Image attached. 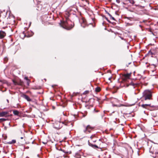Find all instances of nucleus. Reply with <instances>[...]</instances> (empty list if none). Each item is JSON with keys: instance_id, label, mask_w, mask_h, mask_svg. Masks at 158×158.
Returning <instances> with one entry per match:
<instances>
[{"instance_id": "nucleus-1", "label": "nucleus", "mask_w": 158, "mask_h": 158, "mask_svg": "<svg viewBox=\"0 0 158 158\" xmlns=\"http://www.w3.org/2000/svg\"><path fill=\"white\" fill-rule=\"evenodd\" d=\"M143 97L145 100L152 99V93L149 90H145L143 93Z\"/></svg>"}, {"instance_id": "nucleus-2", "label": "nucleus", "mask_w": 158, "mask_h": 158, "mask_svg": "<svg viewBox=\"0 0 158 158\" xmlns=\"http://www.w3.org/2000/svg\"><path fill=\"white\" fill-rule=\"evenodd\" d=\"M68 18H66V21H61V23L60 24V25L63 28L67 30H70L73 27V26L71 25V27H69V22H68Z\"/></svg>"}, {"instance_id": "nucleus-3", "label": "nucleus", "mask_w": 158, "mask_h": 158, "mask_svg": "<svg viewBox=\"0 0 158 158\" xmlns=\"http://www.w3.org/2000/svg\"><path fill=\"white\" fill-rule=\"evenodd\" d=\"M63 122H60V121H56L53 124V127L56 129H60L63 126Z\"/></svg>"}, {"instance_id": "nucleus-4", "label": "nucleus", "mask_w": 158, "mask_h": 158, "mask_svg": "<svg viewBox=\"0 0 158 158\" xmlns=\"http://www.w3.org/2000/svg\"><path fill=\"white\" fill-rule=\"evenodd\" d=\"M80 22L81 23V26L83 27H85L87 25V23L86 20L84 18H82L81 19Z\"/></svg>"}, {"instance_id": "nucleus-5", "label": "nucleus", "mask_w": 158, "mask_h": 158, "mask_svg": "<svg viewBox=\"0 0 158 158\" xmlns=\"http://www.w3.org/2000/svg\"><path fill=\"white\" fill-rule=\"evenodd\" d=\"M141 106L143 108L146 109H149L148 107H150L151 104H143L141 105Z\"/></svg>"}, {"instance_id": "nucleus-6", "label": "nucleus", "mask_w": 158, "mask_h": 158, "mask_svg": "<svg viewBox=\"0 0 158 158\" xmlns=\"http://www.w3.org/2000/svg\"><path fill=\"white\" fill-rule=\"evenodd\" d=\"M91 129L92 128L90 126H87L86 127L85 130L84 131L85 133H87L86 131H87L89 133L90 132V129Z\"/></svg>"}, {"instance_id": "nucleus-7", "label": "nucleus", "mask_w": 158, "mask_h": 158, "mask_svg": "<svg viewBox=\"0 0 158 158\" xmlns=\"http://www.w3.org/2000/svg\"><path fill=\"white\" fill-rule=\"evenodd\" d=\"M131 76V73H127L124 74L123 77L125 79H129Z\"/></svg>"}, {"instance_id": "nucleus-8", "label": "nucleus", "mask_w": 158, "mask_h": 158, "mask_svg": "<svg viewBox=\"0 0 158 158\" xmlns=\"http://www.w3.org/2000/svg\"><path fill=\"white\" fill-rule=\"evenodd\" d=\"M8 112H2L0 113V115L1 117L5 116H7Z\"/></svg>"}, {"instance_id": "nucleus-9", "label": "nucleus", "mask_w": 158, "mask_h": 158, "mask_svg": "<svg viewBox=\"0 0 158 158\" xmlns=\"http://www.w3.org/2000/svg\"><path fill=\"white\" fill-rule=\"evenodd\" d=\"M6 35V33L2 31H0V37L1 38H3Z\"/></svg>"}, {"instance_id": "nucleus-10", "label": "nucleus", "mask_w": 158, "mask_h": 158, "mask_svg": "<svg viewBox=\"0 0 158 158\" xmlns=\"http://www.w3.org/2000/svg\"><path fill=\"white\" fill-rule=\"evenodd\" d=\"M23 97L26 99L28 101H31L30 98L26 95H23Z\"/></svg>"}, {"instance_id": "nucleus-11", "label": "nucleus", "mask_w": 158, "mask_h": 158, "mask_svg": "<svg viewBox=\"0 0 158 158\" xmlns=\"http://www.w3.org/2000/svg\"><path fill=\"white\" fill-rule=\"evenodd\" d=\"M111 102H118V100L117 99L115 98H112L111 99Z\"/></svg>"}, {"instance_id": "nucleus-12", "label": "nucleus", "mask_w": 158, "mask_h": 158, "mask_svg": "<svg viewBox=\"0 0 158 158\" xmlns=\"http://www.w3.org/2000/svg\"><path fill=\"white\" fill-rule=\"evenodd\" d=\"M16 142L15 140L13 139L11 141H10L8 142V143L9 144H13L15 143Z\"/></svg>"}, {"instance_id": "nucleus-13", "label": "nucleus", "mask_w": 158, "mask_h": 158, "mask_svg": "<svg viewBox=\"0 0 158 158\" xmlns=\"http://www.w3.org/2000/svg\"><path fill=\"white\" fill-rule=\"evenodd\" d=\"M13 114L15 115H18L19 112L17 110H14L13 111Z\"/></svg>"}, {"instance_id": "nucleus-14", "label": "nucleus", "mask_w": 158, "mask_h": 158, "mask_svg": "<svg viewBox=\"0 0 158 158\" xmlns=\"http://www.w3.org/2000/svg\"><path fill=\"white\" fill-rule=\"evenodd\" d=\"M75 157L77 158H80L81 156L79 154L76 153L75 156Z\"/></svg>"}, {"instance_id": "nucleus-15", "label": "nucleus", "mask_w": 158, "mask_h": 158, "mask_svg": "<svg viewBox=\"0 0 158 158\" xmlns=\"http://www.w3.org/2000/svg\"><path fill=\"white\" fill-rule=\"evenodd\" d=\"M101 90L100 88L99 87H97L95 89V91L96 92H99Z\"/></svg>"}, {"instance_id": "nucleus-16", "label": "nucleus", "mask_w": 158, "mask_h": 158, "mask_svg": "<svg viewBox=\"0 0 158 158\" xmlns=\"http://www.w3.org/2000/svg\"><path fill=\"white\" fill-rule=\"evenodd\" d=\"M6 120V119L4 118H0V122L4 121Z\"/></svg>"}, {"instance_id": "nucleus-17", "label": "nucleus", "mask_w": 158, "mask_h": 158, "mask_svg": "<svg viewBox=\"0 0 158 158\" xmlns=\"http://www.w3.org/2000/svg\"><path fill=\"white\" fill-rule=\"evenodd\" d=\"M7 60H8L7 58L6 57H5V58H4V61H5L6 62L7 61Z\"/></svg>"}, {"instance_id": "nucleus-18", "label": "nucleus", "mask_w": 158, "mask_h": 158, "mask_svg": "<svg viewBox=\"0 0 158 158\" xmlns=\"http://www.w3.org/2000/svg\"><path fill=\"white\" fill-rule=\"evenodd\" d=\"M130 2L131 3H132L133 4H134V3H135L134 1L133 0H131L130 1Z\"/></svg>"}, {"instance_id": "nucleus-19", "label": "nucleus", "mask_w": 158, "mask_h": 158, "mask_svg": "<svg viewBox=\"0 0 158 158\" xmlns=\"http://www.w3.org/2000/svg\"><path fill=\"white\" fill-rule=\"evenodd\" d=\"M92 146L93 147H94L96 148H98V146L97 145H92Z\"/></svg>"}, {"instance_id": "nucleus-20", "label": "nucleus", "mask_w": 158, "mask_h": 158, "mask_svg": "<svg viewBox=\"0 0 158 158\" xmlns=\"http://www.w3.org/2000/svg\"><path fill=\"white\" fill-rule=\"evenodd\" d=\"M110 18V19H111L113 20H115L114 18L112 16Z\"/></svg>"}, {"instance_id": "nucleus-21", "label": "nucleus", "mask_w": 158, "mask_h": 158, "mask_svg": "<svg viewBox=\"0 0 158 158\" xmlns=\"http://www.w3.org/2000/svg\"><path fill=\"white\" fill-rule=\"evenodd\" d=\"M108 15L109 16H110V18L112 16V15L109 13H108Z\"/></svg>"}, {"instance_id": "nucleus-22", "label": "nucleus", "mask_w": 158, "mask_h": 158, "mask_svg": "<svg viewBox=\"0 0 158 158\" xmlns=\"http://www.w3.org/2000/svg\"><path fill=\"white\" fill-rule=\"evenodd\" d=\"M127 18L129 20H131V18L130 17H127Z\"/></svg>"}, {"instance_id": "nucleus-23", "label": "nucleus", "mask_w": 158, "mask_h": 158, "mask_svg": "<svg viewBox=\"0 0 158 158\" xmlns=\"http://www.w3.org/2000/svg\"><path fill=\"white\" fill-rule=\"evenodd\" d=\"M86 2L88 4H89V2L88 1H86Z\"/></svg>"}, {"instance_id": "nucleus-24", "label": "nucleus", "mask_w": 158, "mask_h": 158, "mask_svg": "<svg viewBox=\"0 0 158 158\" xmlns=\"http://www.w3.org/2000/svg\"><path fill=\"white\" fill-rule=\"evenodd\" d=\"M85 10H88V8L87 7L86 8H85Z\"/></svg>"}, {"instance_id": "nucleus-25", "label": "nucleus", "mask_w": 158, "mask_h": 158, "mask_svg": "<svg viewBox=\"0 0 158 158\" xmlns=\"http://www.w3.org/2000/svg\"><path fill=\"white\" fill-rule=\"evenodd\" d=\"M93 137H94V136H92H92H91V137H90V138H91V139H92Z\"/></svg>"}, {"instance_id": "nucleus-26", "label": "nucleus", "mask_w": 158, "mask_h": 158, "mask_svg": "<svg viewBox=\"0 0 158 158\" xmlns=\"http://www.w3.org/2000/svg\"><path fill=\"white\" fill-rule=\"evenodd\" d=\"M111 77H110L108 79L109 80H110V79H111Z\"/></svg>"}, {"instance_id": "nucleus-27", "label": "nucleus", "mask_w": 158, "mask_h": 158, "mask_svg": "<svg viewBox=\"0 0 158 158\" xmlns=\"http://www.w3.org/2000/svg\"><path fill=\"white\" fill-rule=\"evenodd\" d=\"M25 79L26 80H28V78H27V77H25Z\"/></svg>"}, {"instance_id": "nucleus-28", "label": "nucleus", "mask_w": 158, "mask_h": 158, "mask_svg": "<svg viewBox=\"0 0 158 158\" xmlns=\"http://www.w3.org/2000/svg\"><path fill=\"white\" fill-rule=\"evenodd\" d=\"M27 85H29V81H28L27 82Z\"/></svg>"}, {"instance_id": "nucleus-29", "label": "nucleus", "mask_w": 158, "mask_h": 158, "mask_svg": "<svg viewBox=\"0 0 158 158\" xmlns=\"http://www.w3.org/2000/svg\"><path fill=\"white\" fill-rule=\"evenodd\" d=\"M20 138H21V139H23V137H21Z\"/></svg>"}, {"instance_id": "nucleus-30", "label": "nucleus", "mask_w": 158, "mask_h": 158, "mask_svg": "<svg viewBox=\"0 0 158 158\" xmlns=\"http://www.w3.org/2000/svg\"><path fill=\"white\" fill-rule=\"evenodd\" d=\"M13 82H14V83L15 84H16L15 83V82H14V81H13Z\"/></svg>"}, {"instance_id": "nucleus-31", "label": "nucleus", "mask_w": 158, "mask_h": 158, "mask_svg": "<svg viewBox=\"0 0 158 158\" xmlns=\"http://www.w3.org/2000/svg\"><path fill=\"white\" fill-rule=\"evenodd\" d=\"M7 102H9V101H8V100L7 99Z\"/></svg>"}, {"instance_id": "nucleus-32", "label": "nucleus", "mask_w": 158, "mask_h": 158, "mask_svg": "<svg viewBox=\"0 0 158 158\" xmlns=\"http://www.w3.org/2000/svg\"><path fill=\"white\" fill-rule=\"evenodd\" d=\"M63 152H64V150H63Z\"/></svg>"}, {"instance_id": "nucleus-33", "label": "nucleus", "mask_w": 158, "mask_h": 158, "mask_svg": "<svg viewBox=\"0 0 158 158\" xmlns=\"http://www.w3.org/2000/svg\"><path fill=\"white\" fill-rule=\"evenodd\" d=\"M114 106H117L116 105H114Z\"/></svg>"}]
</instances>
